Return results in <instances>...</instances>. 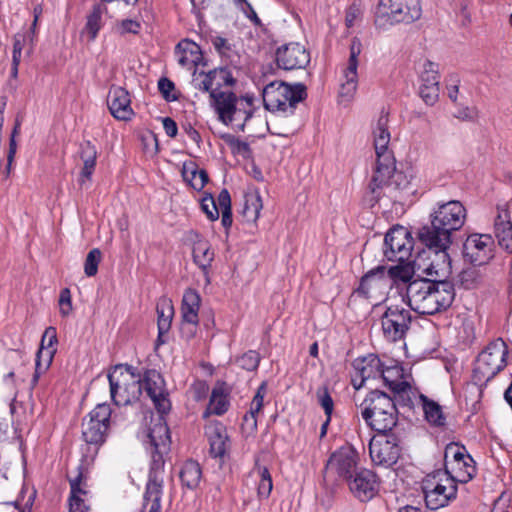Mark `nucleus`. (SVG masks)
<instances>
[{"instance_id": "f257e3e1", "label": "nucleus", "mask_w": 512, "mask_h": 512, "mask_svg": "<svg viewBox=\"0 0 512 512\" xmlns=\"http://www.w3.org/2000/svg\"><path fill=\"white\" fill-rule=\"evenodd\" d=\"M108 380L111 398L116 405H131L144 396L149 398L155 407V412L150 411L144 415L138 437L153 461L144 494V507L150 505L149 512H159L160 484L157 481V456L160 439V372L150 369L141 376L132 366L120 364L108 374Z\"/></svg>"}, {"instance_id": "f03ea898", "label": "nucleus", "mask_w": 512, "mask_h": 512, "mask_svg": "<svg viewBox=\"0 0 512 512\" xmlns=\"http://www.w3.org/2000/svg\"><path fill=\"white\" fill-rule=\"evenodd\" d=\"M388 114L381 112L373 128L376 167L368 185V203L373 206L382 195L406 187L408 182L402 172L396 171L395 160L389 150L391 135Z\"/></svg>"}, {"instance_id": "7ed1b4c3", "label": "nucleus", "mask_w": 512, "mask_h": 512, "mask_svg": "<svg viewBox=\"0 0 512 512\" xmlns=\"http://www.w3.org/2000/svg\"><path fill=\"white\" fill-rule=\"evenodd\" d=\"M454 297V288L447 281L418 278L406 287L407 304L419 314L433 315L446 310Z\"/></svg>"}, {"instance_id": "20e7f679", "label": "nucleus", "mask_w": 512, "mask_h": 512, "mask_svg": "<svg viewBox=\"0 0 512 512\" xmlns=\"http://www.w3.org/2000/svg\"><path fill=\"white\" fill-rule=\"evenodd\" d=\"M430 217L431 225L419 231L420 241L450 245L451 233L461 229L465 223L466 209L459 201L452 200L439 204Z\"/></svg>"}, {"instance_id": "39448f33", "label": "nucleus", "mask_w": 512, "mask_h": 512, "mask_svg": "<svg viewBox=\"0 0 512 512\" xmlns=\"http://www.w3.org/2000/svg\"><path fill=\"white\" fill-rule=\"evenodd\" d=\"M360 414L366 424L378 433H386L397 423V408L386 393L373 390L359 405Z\"/></svg>"}, {"instance_id": "423d86ee", "label": "nucleus", "mask_w": 512, "mask_h": 512, "mask_svg": "<svg viewBox=\"0 0 512 512\" xmlns=\"http://www.w3.org/2000/svg\"><path fill=\"white\" fill-rule=\"evenodd\" d=\"M426 248L414 260V268L432 281H445L451 274L452 266L447 249L450 245H440L438 241H421Z\"/></svg>"}, {"instance_id": "0eeeda50", "label": "nucleus", "mask_w": 512, "mask_h": 512, "mask_svg": "<svg viewBox=\"0 0 512 512\" xmlns=\"http://www.w3.org/2000/svg\"><path fill=\"white\" fill-rule=\"evenodd\" d=\"M422 490L427 508L438 510L456 498L457 484L447 472L436 470L423 479Z\"/></svg>"}, {"instance_id": "6e6552de", "label": "nucleus", "mask_w": 512, "mask_h": 512, "mask_svg": "<svg viewBox=\"0 0 512 512\" xmlns=\"http://www.w3.org/2000/svg\"><path fill=\"white\" fill-rule=\"evenodd\" d=\"M508 347L502 339L490 342L478 355L473 370L474 380L486 383L507 365Z\"/></svg>"}, {"instance_id": "1a4fd4ad", "label": "nucleus", "mask_w": 512, "mask_h": 512, "mask_svg": "<svg viewBox=\"0 0 512 512\" xmlns=\"http://www.w3.org/2000/svg\"><path fill=\"white\" fill-rule=\"evenodd\" d=\"M306 96L305 87L301 84L294 86L284 82H271L263 89L264 107L271 112H287Z\"/></svg>"}, {"instance_id": "9d476101", "label": "nucleus", "mask_w": 512, "mask_h": 512, "mask_svg": "<svg viewBox=\"0 0 512 512\" xmlns=\"http://www.w3.org/2000/svg\"><path fill=\"white\" fill-rule=\"evenodd\" d=\"M422 15L420 0H380L376 12L379 25L411 23Z\"/></svg>"}, {"instance_id": "9b49d317", "label": "nucleus", "mask_w": 512, "mask_h": 512, "mask_svg": "<svg viewBox=\"0 0 512 512\" xmlns=\"http://www.w3.org/2000/svg\"><path fill=\"white\" fill-rule=\"evenodd\" d=\"M412 321L410 310L390 305L381 317L383 336L387 341L396 342L404 338Z\"/></svg>"}, {"instance_id": "f8f14e48", "label": "nucleus", "mask_w": 512, "mask_h": 512, "mask_svg": "<svg viewBox=\"0 0 512 512\" xmlns=\"http://www.w3.org/2000/svg\"><path fill=\"white\" fill-rule=\"evenodd\" d=\"M111 407L106 403L98 404L85 418L82 423V436L87 443L99 444L102 443L107 434L110 417Z\"/></svg>"}, {"instance_id": "ddd939ff", "label": "nucleus", "mask_w": 512, "mask_h": 512, "mask_svg": "<svg viewBox=\"0 0 512 512\" xmlns=\"http://www.w3.org/2000/svg\"><path fill=\"white\" fill-rule=\"evenodd\" d=\"M384 243L387 259L403 262L411 256L414 240L407 228L395 226L387 232Z\"/></svg>"}, {"instance_id": "4468645a", "label": "nucleus", "mask_w": 512, "mask_h": 512, "mask_svg": "<svg viewBox=\"0 0 512 512\" xmlns=\"http://www.w3.org/2000/svg\"><path fill=\"white\" fill-rule=\"evenodd\" d=\"M369 452L374 464L390 467L399 459L401 447L395 436L379 433L371 439Z\"/></svg>"}, {"instance_id": "2eb2a0df", "label": "nucleus", "mask_w": 512, "mask_h": 512, "mask_svg": "<svg viewBox=\"0 0 512 512\" xmlns=\"http://www.w3.org/2000/svg\"><path fill=\"white\" fill-rule=\"evenodd\" d=\"M389 288L390 283L386 275V268L379 266L368 271L362 277L358 288L353 292V296L378 302L384 298Z\"/></svg>"}, {"instance_id": "dca6fc26", "label": "nucleus", "mask_w": 512, "mask_h": 512, "mask_svg": "<svg viewBox=\"0 0 512 512\" xmlns=\"http://www.w3.org/2000/svg\"><path fill=\"white\" fill-rule=\"evenodd\" d=\"M362 45L360 40L354 38L350 44V55L346 67L343 69V80L340 84L339 99L341 103H349L355 96L358 87V57Z\"/></svg>"}, {"instance_id": "f3484780", "label": "nucleus", "mask_w": 512, "mask_h": 512, "mask_svg": "<svg viewBox=\"0 0 512 512\" xmlns=\"http://www.w3.org/2000/svg\"><path fill=\"white\" fill-rule=\"evenodd\" d=\"M358 463V454L351 446H342L327 461L326 477L352 478Z\"/></svg>"}, {"instance_id": "a211bd4d", "label": "nucleus", "mask_w": 512, "mask_h": 512, "mask_svg": "<svg viewBox=\"0 0 512 512\" xmlns=\"http://www.w3.org/2000/svg\"><path fill=\"white\" fill-rule=\"evenodd\" d=\"M465 258L474 265H483L494 256V240L489 234H471L463 245Z\"/></svg>"}, {"instance_id": "6ab92c4d", "label": "nucleus", "mask_w": 512, "mask_h": 512, "mask_svg": "<svg viewBox=\"0 0 512 512\" xmlns=\"http://www.w3.org/2000/svg\"><path fill=\"white\" fill-rule=\"evenodd\" d=\"M276 63L284 70L304 69L310 63V53L300 43L290 42L277 49Z\"/></svg>"}, {"instance_id": "aec40b11", "label": "nucleus", "mask_w": 512, "mask_h": 512, "mask_svg": "<svg viewBox=\"0 0 512 512\" xmlns=\"http://www.w3.org/2000/svg\"><path fill=\"white\" fill-rule=\"evenodd\" d=\"M349 489L362 502L371 500L379 491V481L374 472L362 469L349 480Z\"/></svg>"}, {"instance_id": "412c9836", "label": "nucleus", "mask_w": 512, "mask_h": 512, "mask_svg": "<svg viewBox=\"0 0 512 512\" xmlns=\"http://www.w3.org/2000/svg\"><path fill=\"white\" fill-rule=\"evenodd\" d=\"M107 105L112 116L119 121H130L135 115L131 106L130 94L122 87L113 86L110 88Z\"/></svg>"}, {"instance_id": "4be33fe9", "label": "nucleus", "mask_w": 512, "mask_h": 512, "mask_svg": "<svg viewBox=\"0 0 512 512\" xmlns=\"http://www.w3.org/2000/svg\"><path fill=\"white\" fill-rule=\"evenodd\" d=\"M57 332L54 327H48L41 339V345L36 355V369L33 381L36 383L41 373L51 365L56 353Z\"/></svg>"}, {"instance_id": "5701e85b", "label": "nucleus", "mask_w": 512, "mask_h": 512, "mask_svg": "<svg viewBox=\"0 0 512 512\" xmlns=\"http://www.w3.org/2000/svg\"><path fill=\"white\" fill-rule=\"evenodd\" d=\"M385 385L403 400L407 397L410 401V394H414L412 387L404 376L401 366L393 365L386 368L381 367L380 376Z\"/></svg>"}, {"instance_id": "b1692460", "label": "nucleus", "mask_w": 512, "mask_h": 512, "mask_svg": "<svg viewBox=\"0 0 512 512\" xmlns=\"http://www.w3.org/2000/svg\"><path fill=\"white\" fill-rule=\"evenodd\" d=\"M353 367L355 369V376L352 383L356 389H360L366 381L380 376L382 364L377 356L370 354L366 357L355 359Z\"/></svg>"}, {"instance_id": "393cba45", "label": "nucleus", "mask_w": 512, "mask_h": 512, "mask_svg": "<svg viewBox=\"0 0 512 512\" xmlns=\"http://www.w3.org/2000/svg\"><path fill=\"white\" fill-rule=\"evenodd\" d=\"M494 233L499 245L512 253V223L510 212L506 205L497 207V215L494 220Z\"/></svg>"}, {"instance_id": "a878e982", "label": "nucleus", "mask_w": 512, "mask_h": 512, "mask_svg": "<svg viewBox=\"0 0 512 512\" xmlns=\"http://www.w3.org/2000/svg\"><path fill=\"white\" fill-rule=\"evenodd\" d=\"M205 434L210 444L211 456L222 458L229 447L226 428L219 421H212L206 425Z\"/></svg>"}, {"instance_id": "bb28decb", "label": "nucleus", "mask_w": 512, "mask_h": 512, "mask_svg": "<svg viewBox=\"0 0 512 512\" xmlns=\"http://www.w3.org/2000/svg\"><path fill=\"white\" fill-rule=\"evenodd\" d=\"M175 54L178 63L188 70L197 69L203 62V53L200 46L189 39H184L178 43Z\"/></svg>"}, {"instance_id": "cd10ccee", "label": "nucleus", "mask_w": 512, "mask_h": 512, "mask_svg": "<svg viewBox=\"0 0 512 512\" xmlns=\"http://www.w3.org/2000/svg\"><path fill=\"white\" fill-rule=\"evenodd\" d=\"M71 487V495L69 498V511L70 512H88L89 505L86 504V496L88 491L85 490V476L78 468L77 475L69 479Z\"/></svg>"}, {"instance_id": "c85d7f7f", "label": "nucleus", "mask_w": 512, "mask_h": 512, "mask_svg": "<svg viewBox=\"0 0 512 512\" xmlns=\"http://www.w3.org/2000/svg\"><path fill=\"white\" fill-rule=\"evenodd\" d=\"M210 99L211 104L221 122L227 121L234 103L239 100L234 93L229 91H213V93L210 94Z\"/></svg>"}, {"instance_id": "c756f323", "label": "nucleus", "mask_w": 512, "mask_h": 512, "mask_svg": "<svg viewBox=\"0 0 512 512\" xmlns=\"http://www.w3.org/2000/svg\"><path fill=\"white\" fill-rule=\"evenodd\" d=\"M252 115V101L248 98H239L238 102L234 103L232 111L229 113L224 124H231L238 130H244L245 124Z\"/></svg>"}, {"instance_id": "7c9ffc66", "label": "nucleus", "mask_w": 512, "mask_h": 512, "mask_svg": "<svg viewBox=\"0 0 512 512\" xmlns=\"http://www.w3.org/2000/svg\"><path fill=\"white\" fill-rule=\"evenodd\" d=\"M443 472L451 475L455 483H467L476 474L475 462L472 457H464V460L447 466V469L443 470Z\"/></svg>"}, {"instance_id": "2f4dec72", "label": "nucleus", "mask_w": 512, "mask_h": 512, "mask_svg": "<svg viewBox=\"0 0 512 512\" xmlns=\"http://www.w3.org/2000/svg\"><path fill=\"white\" fill-rule=\"evenodd\" d=\"M262 208L263 204L259 190L249 189L244 195L243 217L248 222H256Z\"/></svg>"}, {"instance_id": "473e14b6", "label": "nucleus", "mask_w": 512, "mask_h": 512, "mask_svg": "<svg viewBox=\"0 0 512 512\" xmlns=\"http://www.w3.org/2000/svg\"><path fill=\"white\" fill-rule=\"evenodd\" d=\"M200 308V296L194 290H187L183 295L182 317L186 323L197 325Z\"/></svg>"}, {"instance_id": "72a5a7b5", "label": "nucleus", "mask_w": 512, "mask_h": 512, "mask_svg": "<svg viewBox=\"0 0 512 512\" xmlns=\"http://www.w3.org/2000/svg\"><path fill=\"white\" fill-rule=\"evenodd\" d=\"M34 20L32 26L24 33H17L14 36L13 42V51H12V59L16 61H21L22 59V50L23 48L29 44L31 48L34 45L35 34H36V25L38 21V13L37 9L34 10Z\"/></svg>"}, {"instance_id": "f704fd0d", "label": "nucleus", "mask_w": 512, "mask_h": 512, "mask_svg": "<svg viewBox=\"0 0 512 512\" xmlns=\"http://www.w3.org/2000/svg\"><path fill=\"white\" fill-rule=\"evenodd\" d=\"M265 393L266 388L262 384L252 399L249 412L243 417V426L251 432L257 428V415L262 411Z\"/></svg>"}, {"instance_id": "c9c22d12", "label": "nucleus", "mask_w": 512, "mask_h": 512, "mask_svg": "<svg viewBox=\"0 0 512 512\" xmlns=\"http://www.w3.org/2000/svg\"><path fill=\"white\" fill-rule=\"evenodd\" d=\"M80 156L83 161L80 183L84 184L85 180H90L93 174L96 165L97 150L90 141H87L81 145Z\"/></svg>"}, {"instance_id": "e433bc0d", "label": "nucleus", "mask_w": 512, "mask_h": 512, "mask_svg": "<svg viewBox=\"0 0 512 512\" xmlns=\"http://www.w3.org/2000/svg\"><path fill=\"white\" fill-rule=\"evenodd\" d=\"M192 253L194 262L206 273L214 259V252L211 250L208 241L204 239L195 241Z\"/></svg>"}, {"instance_id": "4c0bfd02", "label": "nucleus", "mask_w": 512, "mask_h": 512, "mask_svg": "<svg viewBox=\"0 0 512 512\" xmlns=\"http://www.w3.org/2000/svg\"><path fill=\"white\" fill-rule=\"evenodd\" d=\"M229 407L228 395L222 386H216L213 388L209 405L204 413V417H208L210 414L222 415Z\"/></svg>"}, {"instance_id": "58836bf2", "label": "nucleus", "mask_w": 512, "mask_h": 512, "mask_svg": "<svg viewBox=\"0 0 512 512\" xmlns=\"http://www.w3.org/2000/svg\"><path fill=\"white\" fill-rule=\"evenodd\" d=\"M419 403L422 406L426 420L435 426H443L445 424V417L443 415L441 406L429 400L425 395L418 396Z\"/></svg>"}, {"instance_id": "ea45409f", "label": "nucleus", "mask_w": 512, "mask_h": 512, "mask_svg": "<svg viewBox=\"0 0 512 512\" xmlns=\"http://www.w3.org/2000/svg\"><path fill=\"white\" fill-rule=\"evenodd\" d=\"M201 478L202 470L199 463L194 460H187L180 470V479L183 485L190 489L196 488Z\"/></svg>"}, {"instance_id": "a19ab883", "label": "nucleus", "mask_w": 512, "mask_h": 512, "mask_svg": "<svg viewBox=\"0 0 512 512\" xmlns=\"http://www.w3.org/2000/svg\"><path fill=\"white\" fill-rule=\"evenodd\" d=\"M253 472L258 477L257 494L259 499H267L273 489V481L268 468L256 465Z\"/></svg>"}, {"instance_id": "79ce46f5", "label": "nucleus", "mask_w": 512, "mask_h": 512, "mask_svg": "<svg viewBox=\"0 0 512 512\" xmlns=\"http://www.w3.org/2000/svg\"><path fill=\"white\" fill-rule=\"evenodd\" d=\"M142 151L147 158H155L159 151L158 135L150 129H143L140 132Z\"/></svg>"}, {"instance_id": "37998d69", "label": "nucleus", "mask_w": 512, "mask_h": 512, "mask_svg": "<svg viewBox=\"0 0 512 512\" xmlns=\"http://www.w3.org/2000/svg\"><path fill=\"white\" fill-rule=\"evenodd\" d=\"M386 275L389 279L390 286L395 284L399 286L400 284L408 285L412 282L413 278V270L409 266L397 265L386 269Z\"/></svg>"}, {"instance_id": "c03bdc74", "label": "nucleus", "mask_w": 512, "mask_h": 512, "mask_svg": "<svg viewBox=\"0 0 512 512\" xmlns=\"http://www.w3.org/2000/svg\"><path fill=\"white\" fill-rule=\"evenodd\" d=\"M105 8L100 5H94L92 11L87 17L86 30L89 33L90 40H94L102 27V15Z\"/></svg>"}, {"instance_id": "a18cd8bd", "label": "nucleus", "mask_w": 512, "mask_h": 512, "mask_svg": "<svg viewBox=\"0 0 512 512\" xmlns=\"http://www.w3.org/2000/svg\"><path fill=\"white\" fill-rule=\"evenodd\" d=\"M420 85L439 86L438 64L425 60L420 69Z\"/></svg>"}, {"instance_id": "49530a36", "label": "nucleus", "mask_w": 512, "mask_h": 512, "mask_svg": "<svg viewBox=\"0 0 512 512\" xmlns=\"http://www.w3.org/2000/svg\"><path fill=\"white\" fill-rule=\"evenodd\" d=\"M192 84L196 89L210 92V94L213 93V91H217L214 87V80H212V70L205 73L203 71L198 72L197 69H195Z\"/></svg>"}, {"instance_id": "de8ad7c7", "label": "nucleus", "mask_w": 512, "mask_h": 512, "mask_svg": "<svg viewBox=\"0 0 512 512\" xmlns=\"http://www.w3.org/2000/svg\"><path fill=\"white\" fill-rule=\"evenodd\" d=\"M445 469L447 466L454 465V462L464 460V457H471L464 446L458 444H449L445 449Z\"/></svg>"}, {"instance_id": "09e8293b", "label": "nucleus", "mask_w": 512, "mask_h": 512, "mask_svg": "<svg viewBox=\"0 0 512 512\" xmlns=\"http://www.w3.org/2000/svg\"><path fill=\"white\" fill-rule=\"evenodd\" d=\"M101 259L102 253L100 249L94 248L89 251L84 262V273L86 276L93 277L97 274Z\"/></svg>"}, {"instance_id": "8fccbe9b", "label": "nucleus", "mask_w": 512, "mask_h": 512, "mask_svg": "<svg viewBox=\"0 0 512 512\" xmlns=\"http://www.w3.org/2000/svg\"><path fill=\"white\" fill-rule=\"evenodd\" d=\"M212 80L217 91L222 86H232L235 82L231 71L228 68L220 67L212 70Z\"/></svg>"}, {"instance_id": "3c124183", "label": "nucleus", "mask_w": 512, "mask_h": 512, "mask_svg": "<svg viewBox=\"0 0 512 512\" xmlns=\"http://www.w3.org/2000/svg\"><path fill=\"white\" fill-rule=\"evenodd\" d=\"M184 177L189 182L191 187L197 191L202 190L205 184L208 182V175L203 169H194L190 172L185 171Z\"/></svg>"}, {"instance_id": "603ef678", "label": "nucleus", "mask_w": 512, "mask_h": 512, "mask_svg": "<svg viewBox=\"0 0 512 512\" xmlns=\"http://www.w3.org/2000/svg\"><path fill=\"white\" fill-rule=\"evenodd\" d=\"M141 28L138 21L132 19H123L117 21L113 27L116 34L124 36L127 34H137Z\"/></svg>"}, {"instance_id": "864d4df0", "label": "nucleus", "mask_w": 512, "mask_h": 512, "mask_svg": "<svg viewBox=\"0 0 512 512\" xmlns=\"http://www.w3.org/2000/svg\"><path fill=\"white\" fill-rule=\"evenodd\" d=\"M237 363L241 368L247 371H253L257 369L260 363V356L256 351L250 350L239 357Z\"/></svg>"}, {"instance_id": "5fc2aeb1", "label": "nucleus", "mask_w": 512, "mask_h": 512, "mask_svg": "<svg viewBox=\"0 0 512 512\" xmlns=\"http://www.w3.org/2000/svg\"><path fill=\"white\" fill-rule=\"evenodd\" d=\"M317 401L324 409L326 416H331L334 408V402L330 396L327 387H320L316 393Z\"/></svg>"}, {"instance_id": "6e6d98bb", "label": "nucleus", "mask_w": 512, "mask_h": 512, "mask_svg": "<svg viewBox=\"0 0 512 512\" xmlns=\"http://www.w3.org/2000/svg\"><path fill=\"white\" fill-rule=\"evenodd\" d=\"M419 95L427 105H434L439 97V86L420 85Z\"/></svg>"}, {"instance_id": "4d7b16f0", "label": "nucleus", "mask_w": 512, "mask_h": 512, "mask_svg": "<svg viewBox=\"0 0 512 512\" xmlns=\"http://www.w3.org/2000/svg\"><path fill=\"white\" fill-rule=\"evenodd\" d=\"M59 312L62 317H67L73 310L70 289L64 288L59 296Z\"/></svg>"}, {"instance_id": "13d9d810", "label": "nucleus", "mask_w": 512, "mask_h": 512, "mask_svg": "<svg viewBox=\"0 0 512 512\" xmlns=\"http://www.w3.org/2000/svg\"><path fill=\"white\" fill-rule=\"evenodd\" d=\"M162 97L167 101H176L180 97V91L168 78L162 77Z\"/></svg>"}, {"instance_id": "bf43d9fd", "label": "nucleus", "mask_w": 512, "mask_h": 512, "mask_svg": "<svg viewBox=\"0 0 512 512\" xmlns=\"http://www.w3.org/2000/svg\"><path fill=\"white\" fill-rule=\"evenodd\" d=\"M201 209L208 219L214 221L219 217V210L212 196H206L201 201Z\"/></svg>"}, {"instance_id": "052dcab7", "label": "nucleus", "mask_w": 512, "mask_h": 512, "mask_svg": "<svg viewBox=\"0 0 512 512\" xmlns=\"http://www.w3.org/2000/svg\"><path fill=\"white\" fill-rule=\"evenodd\" d=\"M174 309L170 300H162V333L169 329L173 318Z\"/></svg>"}, {"instance_id": "680f3d73", "label": "nucleus", "mask_w": 512, "mask_h": 512, "mask_svg": "<svg viewBox=\"0 0 512 512\" xmlns=\"http://www.w3.org/2000/svg\"><path fill=\"white\" fill-rule=\"evenodd\" d=\"M362 8L360 4L353 3L346 9L345 22L348 27H352L357 19L362 15Z\"/></svg>"}, {"instance_id": "e2e57ef3", "label": "nucleus", "mask_w": 512, "mask_h": 512, "mask_svg": "<svg viewBox=\"0 0 512 512\" xmlns=\"http://www.w3.org/2000/svg\"><path fill=\"white\" fill-rule=\"evenodd\" d=\"M212 44L215 50L223 57H230V53L232 52L231 46L228 41L220 36H215L212 38Z\"/></svg>"}, {"instance_id": "0e129e2a", "label": "nucleus", "mask_w": 512, "mask_h": 512, "mask_svg": "<svg viewBox=\"0 0 512 512\" xmlns=\"http://www.w3.org/2000/svg\"><path fill=\"white\" fill-rule=\"evenodd\" d=\"M216 205L219 212L231 209V198L229 192L226 189L219 193Z\"/></svg>"}, {"instance_id": "69168bd1", "label": "nucleus", "mask_w": 512, "mask_h": 512, "mask_svg": "<svg viewBox=\"0 0 512 512\" xmlns=\"http://www.w3.org/2000/svg\"><path fill=\"white\" fill-rule=\"evenodd\" d=\"M162 126H163V129H164L165 133L167 134V136L174 138L177 135L178 127H177L176 122L172 118H170V117L163 118Z\"/></svg>"}, {"instance_id": "338daca9", "label": "nucleus", "mask_w": 512, "mask_h": 512, "mask_svg": "<svg viewBox=\"0 0 512 512\" xmlns=\"http://www.w3.org/2000/svg\"><path fill=\"white\" fill-rule=\"evenodd\" d=\"M231 147L234 153L240 154L244 157H247L250 153L249 145L239 139H233L231 142Z\"/></svg>"}, {"instance_id": "774afa93", "label": "nucleus", "mask_w": 512, "mask_h": 512, "mask_svg": "<svg viewBox=\"0 0 512 512\" xmlns=\"http://www.w3.org/2000/svg\"><path fill=\"white\" fill-rule=\"evenodd\" d=\"M455 116L461 120L472 121L477 117V112L474 108L465 107L459 109Z\"/></svg>"}]
</instances>
